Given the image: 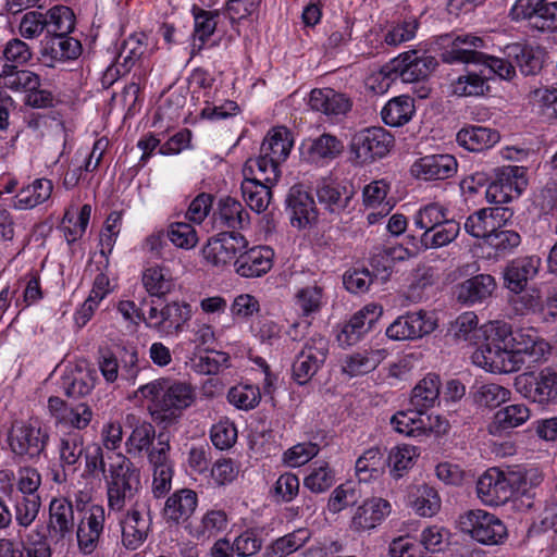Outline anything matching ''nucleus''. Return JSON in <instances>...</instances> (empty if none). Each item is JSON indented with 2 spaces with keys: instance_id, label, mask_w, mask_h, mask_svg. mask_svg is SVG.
Instances as JSON below:
<instances>
[{
  "instance_id": "nucleus-6",
  "label": "nucleus",
  "mask_w": 557,
  "mask_h": 557,
  "mask_svg": "<svg viewBox=\"0 0 557 557\" xmlns=\"http://www.w3.org/2000/svg\"><path fill=\"white\" fill-rule=\"evenodd\" d=\"M513 385L519 394L533 403L557 404V364L523 372L516 376Z\"/></svg>"
},
{
  "instance_id": "nucleus-3",
  "label": "nucleus",
  "mask_w": 557,
  "mask_h": 557,
  "mask_svg": "<svg viewBox=\"0 0 557 557\" xmlns=\"http://www.w3.org/2000/svg\"><path fill=\"white\" fill-rule=\"evenodd\" d=\"M515 331L511 326L502 321H494L485 325L484 343L474 352L473 360L492 373L506 371V360L511 350Z\"/></svg>"
},
{
  "instance_id": "nucleus-21",
  "label": "nucleus",
  "mask_w": 557,
  "mask_h": 557,
  "mask_svg": "<svg viewBox=\"0 0 557 557\" xmlns=\"http://www.w3.org/2000/svg\"><path fill=\"white\" fill-rule=\"evenodd\" d=\"M457 55L447 54L448 61L454 60H471L473 64L482 66V73L487 75V78L498 76L502 79L510 81L516 76V65L513 60L504 57H494L482 51H457Z\"/></svg>"
},
{
  "instance_id": "nucleus-20",
  "label": "nucleus",
  "mask_w": 557,
  "mask_h": 557,
  "mask_svg": "<svg viewBox=\"0 0 557 557\" xmlns=\"http://www.w3.org/2000/svg\"><path fill=\"white\" fill-rule=\"evenodd\" d=\"M274 251L269 246L244 248L234 263L235 272L246 278L261 277L273 267Z\"/></svg>"
},
{
  "instance_id": "nucleus-19",
  "label": "nucleus",
  "mask_w": 557,
  "mask_h": 557,
  "mask_svg": "<svg viewBox=\"0 0 557 557\" xmlns=\"http://www.w3.org/2000/svg\"><path fill=\"white\" fill-rule=\"evenodd\" d=\"M437 60L429 54L411 50L393 60V70L404 83L424 81L437 66Z\"/></svg>"
},
{
  "instance_id": "nucleus-53",
  "label": "nucleus",
  "mask_w": 557,
  "mask_h": 557,
  "mask_svg": "<svg viewBox=\"0 0 557 557\" xmlns=\"http://www.w3.org/2000/svg\"><path fill=\"white\" fill-rule=\"evenodd\" d=\"M141 281L147 293L159 298L169 294L173 287L169 270L159 265L146 269Z\"/></svg>"
},
{
  "instance_id": "nucleus-40",
  "label": "nucleus",
  "mask_w": 557,
  "mask_h": 557,
  "mask_svg": "<svg viewBox=\"0 0 557 557\" xmlns=\"http://www.w3.org/2000/svg\"><path fill=\"white\" fill-rule=\"evenodd\" d=\"M294 139L290 131L285 126L272 128L263 139L260 152L271 157L280 164L283 163L290 153Z\"/></svg>"
},
{
  "instance_id": "nucleus-62",
  "label": "nucleus",
  "mask_w": 557,
  "mask_h": 557,
  "mask_svg": "<svg viewBox=\"0 0 557 557\" xmlns=\"http://www.w3.org/2000/svg\"><path fill=\"white\" fill-rule=\"evenodd\" d=\"M227 399L236 408L247 411L259 405L261 393L255 385H237L230 388Z\"/></svg>"
},
{
  "instance_id": "nucleus-46",
  "label": "nucleus",
  "mask_w": 557,
  "mask_h": 557,
  "mask_svg": "<svg viewBox=\"0 0 557 557\" xmlns=\"http://www.w3.org/2000/svg\"><path fill=\"white\" fill-rule=\"evenodd\" d=\"M385 356L386 352L383 349L366 350L349 355L342 364V371L350 377L367 374L373 371Z\"/></svg>"
},
{
  "instance_id": "nucleus-26",
  "label": "nucleus",
  "mask_w": 557,
  "mask_h": 557,
  "mask_svg": "<svg viewBox=\"0 0 557 557\" xmlns=\"http://www.w3.org/2000/svg\"><path fill=\"white\" fill-rule=\"evenodd\" d=\"M457 168V160L451 154H430L417 160L411 171L424 181H444L453 177Z\"/></svg>"
},
{
  "instance_id": "nucleus-54",
  "label": "nucleus",
  "mask_w": 557,
  "mask_h": 557,
  "mask_svg": "<svg viewBox=\"0 0 557 557\" xmlns=\"http://www.w3.org/2000/svg\"><path fill=\"white\" fill-rule=\"evenodd\" d=\"M473 400L480 407L494 409L510 399V391L496 383L475 385Z\"/></svg>"
},
{
  "instance_id": "nucleus-51",
  "label": "nucleus",
  "mask_w": 557,
  "mask_h": 557,
  "mask_svg": "<svg viewBox=\"0 0 557 557\" xmlns=\"http://www.w3.org/2000/svg\"><path fill=\"white\" fill-rule=\"evenodd\" d=\"M47 35H70L76 25V17L70 7L58 4L50 8L46 14Z\"/></svg>"
},
{
  "instance_id": "nucleus-10",
  "label": "nucleus",
  "mask_w": 557,
  "mask_h": 557,
  "mask_svg": "<svg viewBox=\"0 0 557 557\" xmlns=\"http://www.w3.org/2000/svg\"><path fill=\"white\" fill-rule=\"evenodd\" d=\"M394 136L383 127H369L354 135L350 152L360 164L385 157L394 146Z\"/></svg>"
},
{
  "instance_id": "nucleus-42",
  "label": "nucleus",
  "mask_w": 557,
  "mask_h": 557,
  "mask_svg": "<svg viewBox=\"0 0 557 557\" xmlns=\"http://www.w3.org/2000/svg\"><path fill=\"white\" fill-rule=\"evenodd\" d=\"M530 418V409L524 404L508 405L499 409L488 425V431L493 435L500 434L503 431L520 426Z\"/></svg>"
},
{
  "instance_id": "nucleus-49",
  "label": "nucleus",
  "mask_w": 557,
  "mask_h": 557,
  "mask_svg": "<svg viewBox=\"0 0 557 557\" xmlns=\"http://www.w3.org/2000/svg\"><path fill=\"white\" fill-rule=\"evenodd\" d=\"M242 194L249 208L257 213L263 212L270 205L272 191L267 183L257 177H245L242 186Z\"/></svg>"
},
{
  "instance_id": "nucleus-5",
  "label": "nucleus",
  "mask_w": 557,
  "mask_h": 557,
  "mask_svg": "<svg viewBox=\"0 0 557 557\" xmlns=\"http://www.w3.org/2000/svg\"><path fill=\"white\" fill-rule=\"evenodd\" d=\"M510 341L511 350L506 360V371L510 373L520 370L523 364H532L546 360L550 355V345L541 338L533 329H519L515 331Z\"/></svg>"
},
{
  "instance_id": "nucleus-60",
  "label": "nucleus",
  "mask_w": 557,
  "mask_h": 557,
  "mask_svg": "<svg viewBox=\"0 0 557 557\" xmlns=\"http://www.w3.org/2000/svg\"><path fill=\"white\" fill-rule=\"evenodd\" d=\"M334 471L327 462L322 461L319 465L315 462L310 473L305 478L304 486L312 493L320 494L327 491L334 484Z\"/></svg>"
},
{
  "instance_id": "nucleus-17",
  "label": "nucleus",
  "mask_w": 557,
  "mask_h": 557,
  "mask_svg": "<svg viewBox=\"0 0 557 557\" xmlns=\"http://www.w3.org/2000/svg\"><path fill=\"white\" fill-rule=\"evenodd\" d=\"M52 552L47 535L40 530H32L21 536L16 543L13 539H0V557H51Z\"/></svg>"
},
{
  "instance_id": "nucleus-63",
  "label": "nucleus",
  "mask_w": 557,
  "mask_h": 557,
  "mask_svg": "<svg viewBox=\"0 0 557 557\" xmlns=\"http://www.w3.org/2000/svg\"><path fill=\"white\" fill-rule=\"evenodd\" d=\"M157 438L154 426L149 422H143L136 425L126 441L128 454H136L148 450L152 447L153 440Z\"/></svg>"
},
{
  "instance_id": "nucleus-13",
  "label": "nucleus",
  "mask_w": 557,
  "mask_h": 557,
  "mask_svg": "<svg viewBox=\"0 0 557 557\" xmlns=\"http://www.w3.org/2000/svg\"><path fill=\"white\" fill-rule=\"evenodd\" d=\"M248 240L239 232H220L202 249L203 258L215 267L235 263Z\"/></svg>"
},
{
  "instance_id": "nucleus-48",
  "label": "nucleus",
  "mask_w": 557,
  "mask_h": 557,
  "mask_svg": "<svg viewBox=\"0 0 557 557\" xmlns=\"http://www.w3.org/2000/svg\"><path fill=\"white\" fill-rule=\"evenodd\" d=\"M409 502L416 513L421 517L435 516L442 504L437 491L428 484L414 487L409 494Z\"/></svg>"
},
{
  "instance_id": "nucleus-31",
  "label": "nucleus",
  "mask_w": 557,
  "mask_h": 557,
  "mask_svg": "<svg viewBox=\"0 0 557 557\" xmlns=\"http://www.w3.org/2000/svg\"><path fill=\"white\" fill-rule=\"evenodd\" d=\"M287 209L290 211L293 226L306 227L318 218V210L311 195L298 186H293L286 198Z\"/></svg>"
},
{
  "instance_id": "nucleus-15",
  "label": "nucleus",
  "mask_w": 557,
  "mask_h": 557,
  "mask_svg": "<svg viewBox=\"0 0 557 557\" xmlns=\"http://www.w3.org/2000/svg\"><path fill=\"white\" fill-rule=\"evenodd\" d=\"M75 517L72 502L66 497H54L49 504L47 531L54 543L71 540L75 532Z\"/></svg>"
},
{
  "instance_id": "nucleus-24",
  "label": "nucleus",
  "mask_w": 557,
  "mask_h": 557,
  "mask_svg": "<svg viewBox=\"0 0 557 557\" xmlns=\"http://www.w3.org/2000/svg\"><path fill=\"white\" fill-rule=\"evenodd\" d=\"M344 143L337 136L323 133L302 145L304 158L317 165H326L344 152Z\"/></svg>"
},
{
  "instance_id": "nucleus-8",
  "label": "nucleus",
  "mask_w": 557,
  "mask_h": 557,
  "mask_svg": "<svg viewBox=\"0 0 557 557\" xmlns=\"http://www.w3.org/2000/svg\"><path fill=\"white\" fill-rule=\"evenodd\" d=\"M528 186L527 169L505 165L493 171V180L485 190L490 203L503 205L518 198Z\"/></svg>"
},
{
  "instance_id": "nucleus-61",
  "label": "nucleus",
  "mask_w": 557,
  "mask_h": 557,
  "mask_svg": "<svg viewBox=\"0 0 557 557\" xmlns=\"http://www.w3.org/2000/svg\"><path fill=\"white\" fill-rule=\"evenodd\" d=\"M235 553L239 557H251L258 554L263 545L262 529L249 528L233 541Z\"/></svg>"
},
{
  "instance_id": "nucleus-33",
  "label": "nucleus",
  "mask_w": 557,
  "mask_h": 557,
  "mask_svg": "<svg viewBox=\"0 0 557 557\" xmlns=\"http://www.w3.org/2000/svg\"><path fill=\"white\" fill-rule=\"evenodd\" d=\"M495 287L496 283L492 275L478 274L457 286V299L463 305L481 304L492 296Z\"/></svg>"
},
{
  "instance_id": "nucleus-23",
  "label": "nucleus",
  "mask_w": 557,
  "mask_h": 557,
  "mask_svg": "<svg viewBox=\"0 0 557 557\" xmlns=\"http://www.w3.org/2000/svg\"><path fill=\"white\" fill-rule=\"evenodd\" d=\"M213 225L221 232H238L249 225V213L244 206L230 196L218 201L212 214Z\"/></svg>"
},
{
  "instance_id": "nucleus-12",
  "label": "nucleus",
  "mask_w": 557,
  "mask_h": 557,
  "mask_svg": "<svg viewBox=\"0 0 557 557\" xmlns=\"http://www.w3.org/2000/svg\"><path fill=\"white\" fill-rule=\"evenodd\" d=\"M315 195L320 207L333 219L343 221V216L350 214L355 209L352 201L356 191L351 186L323 180L317 184Z\"/></svg>"
},
{
  "instance_id": "nucleus-37",
  "label": "nucleus",
  "mask_w": 557,
  "mask_h": 557,
  "mask_svg": "<svg viewBox=\"0 0 557 557\" xmlns=\"http://www.w3.org/2000/svg\"><path fill=\"white\" fill-rule=\"evenodd\" d=\"M500 139L496 129L471 125L461 128L457 133V143L465 149L480 152L492 148Z\"/></svg>"
},
{
  "instance_id": "nucleus-27",
  "label": "nucleus",
  "mask_w": 557,
  "mask_h": 557,
  "mask_svg": "<svg viewBox=\"0 0 557 557\" xmlns=\"http://www.w3.org/2000/svg\"><path fill=\"white\" fill-rule=\"evenodd\" d=\"M308 104L326 116H338L350 111L352 102L346 94L333 88H314L310 91Z\"/></svg>"
},
{
  "instance_id": "nucleus-29",
  "label": "nucleus",
  "mask_w": 557,
  "mask_h": 557,
  "mask_svg": "<svg viewBox=\"0 0 557 557\" xmlns=\"http://www.w3.org/2000/svg\"><path fill=\"white\" fill-rule=\"evenodd\" d=\"M508 476L511 495L525 497L529 500L525 506L531 508L533 506L531 499L536 497L537 490L544 480L542 471L534 467L516 466L508 468Z\"/></svg>"
},
{
  "instance_id": "nucleus-57",
  "label": "nucleus",
  "mask_w": 557,
  "mask_h": 557,
  "mask_svg": "<svg viewBox=\"0 0 557 557\" xmlns=\"http://www.w3.org/2000/svg\"><path fill=\"white\" fill-rule=\"evenodd\" d=\"M359 485L360 482L347 481L337 486L329 499L330 511L338 512L346 507L356 505L361 497Z\"/></svg>"
},
{
  "instance_id": "nucleus-56",
  "label": "nucleus",
  "mask_w": 557,
  "mask_h": 557,
  "mask_svg": "<svg viewBox=\"0 0 557 557\" xmlns=\"http://www.w3.org/2000/svg\"><path fill=\"white\" fill-rule=\"evenodd\" d=\"M416 456L417 449L413 446L403 445L393 447L386 458L391 475L395 479L404 476L412 467Z\"/></svg>"
},
{
  "instance_id": "nucleus-41",
  "label": "nucleus",
  "mask_w": 557,
  "mask_h": 557,
  "mask_svg": "<svg viewBox=\"0 0 557 557\" xmlns=\"http://www.w3.org/2000/svg\"><path fill=\"white\" fill-rule=\"evenodd\" d=\"M461 231L460 222L449 216L420 236L421 247L424 249L442 248L453 243Z\"/></svg>"
},
{
  "instance_id": "nucleus-34",
  "label": "nucleus",
  "mask_w": 557,
  "mask_h": 557,
  "mask_svg": "<svg viewBox=\"0 0 557 557\" xmlns=\"http://www.w3.org/2000/svg\"><path fill=\"white\" fill-rule=\"evenodd\" d=\"M191 306L187 302L173 301L160 310V320L152 326L168 335L178 334L191 319Z\"/></svg>"
},
{
  "instance_id": "nucleus-38",
  "label": "nucleus",
  "mask_w": 557,
  "mask_h": 557,
  "mask_svg": "<svg viewBox=\"0 0 557 557\" xmlns=\"http://www.w3.org/2000/svg\"><path fill=\"white\" fill-rule=\"evenodd\" d=\"M441 379L435 373L426 374L411 391L410 407L423 413L438 401Z\"/></svg>"
},
{
  "instance_id": "nucleus-14",
  "label": "nucleus",
  "mask_w": 557,
  "mask_h": 557,
  "mask_svg": "<svg viewBox=\"0 0 557 557\" xmlns=\"http://www.w3.org/2000/svg\"><path fill=\"white\" fill-rule=\"evenodd\" d=\"M436 322L426 312H408L398 317L386 329V336L393 341H414L432 333Z\"/></svg>"
},
{
  "instance_id": "nucleus-59",
  "label": "nucleus",
  "mask_w": 557,
  "mask_h": 557,
  "mask_svg": "<svg viewBox=\"0 0 557 557\" xmlns=\"http://www.w3.org/2000/svg\"><path fill=\"white\" fill-rule=\"evenodd\" d=\"M391 424L396 432L410 437H421V428L424 426L421 412L412 407L406 411L396 412L391 419Z\"/></svg>"
},
{
  "instance_id": "nucleus-45",
  "label": "nucleus",
  "mask_w": 557,
  "mask_h": 557,
  "mask_svg": "<svg viewBox=\"0 0 557 557\" xmlns=\"http://www.w3.org/2000/svg\"><path fill=\"white\" fill-rule=\"evenodd\" d=\"M386 467L384 451L380 447H371L357 459L356 475L359 482H369L382 475Z\"/></svg>"
},
{
  "instance_id": "nucleus-11",
  "label": "nucleus",
  "mask_w": 557,
  "mask_h": 557,
  "mask_svg": "<svg viewBox=\"0 0 557 557\" xmlns=\"http://www.w3.org/2000/svg\"><path fill=\"white\" fill-rule=\"evenodd\" d=\"M76 508L84 511L75 532L77 547L83 555H91L99 547L103 534L106 510L103 506L96 504L85 508L83 502H77Z\"/></svg>"
},
{
  "instance_id": "nucleus-36",
  "label": "nucleus",
  "mask_w": 557,
  "mask_h": 557,
  "mask_svg": "<svg viewBox=\"0 0 557 557\" xmlns=\"http://www.w3.org/2000/svg\"><path fill=\"white\" fill-rule=\"evenodd\" d=\"M122 544L126 549H137L147 539L150 522L137 508H132L121 520Z\"/></svg>"
},
{
  "instance_id": "nucleus-64",
  "label": "nucleus",
  "mask_w": 557,
  "mask_h": 557,
  "mask_svg": "<svg viewBox=\"0 0 557 557\" xmlns=\"http://www.w3.org/2000/svg\"><path fill=\"white\" fill-rule=\"evenodd\" d=\"M15 521L20 527L28 528L37 518L40 509L39 496H17L14 500Z\"/></svg>"
},
{
  "instance_id": "nucleus-25",
  "label": "nucleus",
  "mask_w": 557,
  "mask_h": 557,
  "mask_svg": "<svg viewBox=\"0 0 557 557\" xmlns=\"http://www.w3.org/2000/svg\"><path fill=\"white\" fill-rule=\"evenodd\" d=\"M83 51L78 39L70 35L46 36L42 41L41 57L48 66H53L55 62H65L76 60Z\"/></svg>"
},
{
  "instance_id": "nucleus-50",
  "label": "nucleus",
  "mask_w": 557,
  "mask_h": 557,
  "mask_svg": "<svg viewBox=\"0 0 557 557\" xmlns=\"http://www.w3.org/2000/svg\"><path fill=\"white\" fill-rule=\"evenodd\" d=\"M95 387L94 372L76 368L61 379V388L70 398L88 395Z\"/></svg>"
},
{
  "instance_id": "nucleus-52",
  "label": "nucleus",
  "mask_w": 557,
  "mask_h": 557,
  "mask_svg": "<svg viewBox=\"0 0 557 557\" xmlns=\"http://www.w3.org/2000/svg\"><path fill=\"white\" fill-rule=\"evenodd\" d=\"M227 515L224 510L212 509L208 510L201 518L200 524L191 527L190 524L185 528L188 529L189 534L197 540L210 539L222 532L227 527Z\"/></svg>"
},
{
  "instance_id": "nucleus-39",
  "label": "nucleus",
  "mask_w": 557,
  "mask_h": 557,
  "mask_svg": "<svg viewBox=\"0 0 557 557\" xmlns=\"http://www.w3.org/2000/svg\"><path fill=\"white\" fill-rule=\"evenodd\" d=\"M53 190V184L48 178H36L23 187L13 199V208L17 210L33 209L47 201Z\"/></svg>"
},
{
  "instance_id": "nucleus-35",
  "label": "nucleus",
  "mask_w": 557,
  "mask_h": 557,
  "mask_svg": "<svg viewBox=\"0 0 557 557\" xmlns=\"http://www.w3.org/2000/svg\"><path fill=\"white\" fill-rule=\"evenodd\" d=\"M503 54L512 59L516 67L525 76L536 75L543 67V52L530 46L513 42L505 47Z\"/></svg>"
},
{
  "instance_id": "nucleus-28",
  "label": "nucleus",
  "mask_w": 557,
  "mask_h": 557,
  "mask_svg": "<svg viewBox=\"0 0 557 557\" xmlns=\"http://www.w3.org/2000/svg\"><path fill=\"white\" fill-rule=\"evenodd\" d=\"M198 505L197 493L190 488H181L168 497L163 518L168 524L178 525L186 523L195 512Z\"/></svg>"
},
{
  "instance_id": "nucleus-32",
  "label": "nucleus",
  "mask_w": 557,
  "mask_h": 557,
  "mask_svg": "<svg viewBox=\"0 0 557 557\" xmlns=\"http://www.w3.org/2000/svg\"><path fill=\"white\" fill-rule=\"evenodd\" d=\"M85 448L83 434L77 431L63 433L57 444L59 467L67 471H77L82 466Z\"/></svg>"
},
{
  "instance_id": "nucleus-1",
  "label": "nucleus",
  "mask_w": 557,
  "mask_h": 557,
  "mask_svg": "<svg viewBox=\"0 0 557 557\" xmlns=\"http://www.w3.org/2000/svg\"><path fill=\"white\" fill-rule=\"evenodd\" d=\"M135 395L150 401L148 409L151 418L164 430L178 424L184 412L197 398L190 383L169 377L140 385Z\"/></svg>"
},
{
  "instance_id": "nucleus-22",
  "label": "nucleus",
  "mask_w": 557,
  "mask_h": 557,
  "mask_svg": "<svg viewBox=\"0 0 557 557\" xmlns=\"http://www.w3.org/2000/svg\"><path fill=\"white\" fill-rule=\"evenodd\" d=\"M542 260L537 255L520 256L509 261L504 270L505 286L515 294L524 290L539 273Z\"/></svg>"
},
{
  "instance_id": "nucleus-9",
  "label": "nucleus",
  "mask_w": 557,
  "mask_h": 557,
  "mask_svg": "<svg viewBox=\"0 0 557 557\" xmlns=\"http://www.w3.org/2000/svg\"><path fill=\"white\" fill-rule=\"evenodd\" d=\"M512 21H525L528 26L543 34L557 32V1L516 0L510 10Z\"/></svg>"
},
{
  "instance_id": "nucleus-43",
  "label": "nucleus",
  "mask_w": 557,
  "mask_h": 557,
  "mask_svg": "<svg viewBox=\"0 0 557 557\" xmlns=\"http://www.w3.org/2000/svg\"><path fill=\"white\" fill-rule=\"evenodd\" d=\"M416 113L414 100L408 95L391 99L382 109L381 116L386 125L398 127L407 124Z\"/></svg>"
},
{
  "instance_id": "nucleus-16",
  "label": "nucleus",
  "mask_w": 557,
  "mask_h": 557,
  "mask_svg": "<svg viewBox=\"0 0 557 557\" xmlns=\"http://www.w3.org/2000/svg\"><path fill=\"white\" fill-rule=\"evenodd\" d=\"M478 497L485 505L499 506L509 500L511 495L508 469L497 467L487 469L476 482Z\"/></svg>"
},
{
  "instance_id": "nucleus-7",
  "label": "nucleus",
  "mask_w": 557,
  "mask_h": 557,
  "mask_svg": "<svg viewBox=\"0 0 557 557\" xmlns=\"http://www.w3.org/2000/svg\"><path fill=\"white\" fill-rule=\"evenodd\" d=\"M459 529L484 545L502 544L507 537V528L495 515L485 510H468L459 517Z\"/></svg>"
},
{
  "instance_id": "nucleus-47",
  "label": "nucleus",
  "mask_w": 557,
  "mask_h": 557,
  "mask_svg": "<svg viewBox=\"0 0 557 557\" xmlns=\"http://www.w3.org/2000/svg\"><path fill=\"white\" fill-rule=\"evenodd\" d=\"M311 537L307 528H299L290 533L274 540L265 547L267 557H287L304 547Z\"/></svg>"
},
{
  "instance_id": "nucleus-58",
  "label": "nucleus",
  "mask_w": 557,
  "mask_h": 557,
  "mask_svg": "<svg viewBox=\"0 0 557 557\" xmlns=\"http://www.w3.org/2000/svg\"><path fill=\"white\" fill-rule=\"evenodd\" d=\"M449 218L448 209L440 202H430L421 207L413 215V224L417 228L428 232L441 222Z\"/></svg>"
},
{
  "instance_id": "nucleus-30",
  "label": "nucleus",
  "mask_w": 557,
  "mask_h": 557,
  "mask_svg": "<svg viewBox=\"0 0 557 557\" xmlns=\"http://www.w3.org/2000/svg\"><path fill=\"white\" fill-rule=\"evenodd\" d=\"M391 504L381 497L366 499L351 519L355 531H368L376 528L389 515Z\"/></svg>"
},
{
  "instance_id": "nucleus-2",
  "label": "nucleus",
  "mask_w": 557,
  "mask_h": 557,
  "mask_svg": "<svg viewBox=\"0 0 557 557\" xmlns=\"http://www.w3.org/2000/svg\"><path fill=\"white\" fill-rule=\"evenodd\" d=\"M110 460L107 478L108 505L111 510L121 511L141 487L140 471L124 455H108Z\"/></svg>"
},
{
  "instance_id": "nucleus-4",
  "label": "nucleus",
  "mask_w": 557,
  "mask_h": 557,
  "mask_svg": "<svg viewBox=\"0 0 557 557\" xmlns=\"http://www.w3.org/2000/svg\"><path fill=\"white\" fill-rule=\"evenodd\" d=\"M50 440L47 429L32 423H15L8 432V444L14 459L20 462L39 460Z\"/></svg>"
},
{
  "instance_id": "nucleus-55",
  "label": "nucleus",
  "mask_w": 557,
  "mask_h": 557,
  "mask_svg": "<svg viewBox=\"0 0 557 557\" xmlns=\"http://www.w3.org/2000/svg\"><path fill=\"white\" fill-rule=\"evenodd\" d=\"M487 81V75L482 73L481 69L480 73L470 72L459 76L453 84V90L455 95L461 97L482 96L490 90V86L486 84Z\"/></svg>"
},
{
  "instance_id": "nucleus-18",
  "label": "nucleus",
  "mask_w": 557,
  "mask_h": 557,
  "mask_svg": "<svg viewBox=\"0 0 557 557\" xmlns=\"http://www.w3.org/2000/svg\"><path fill=\"white\" fill-rule=\"evenodd\" d=\"M382 313L383 308L377 305H368L356 312L349 321L343 325L341 332L337 334L339 345L352 346L357 344L374 327Z\"/></svg>"
},
{
  "instance_id": "nucleus-44",
  "label": "nucleus",
  "mask_w": 557,
  "mask_h": 557,
  "mask_svg": "<svg viewBox=\"0 0 557 557\" xmlns=\"http://www.w3.org/2000/svg\"><path fill=\"white\" fill-rule=\"evenodd\" d=\"M144 52L145 48L140 41L131 37L125 41L119 54L116 64L108 67L104 74V79H109L110 84H112L117 76H124L129 73L136 62L140 60Z\"/></svg>"
}]
</instances>
